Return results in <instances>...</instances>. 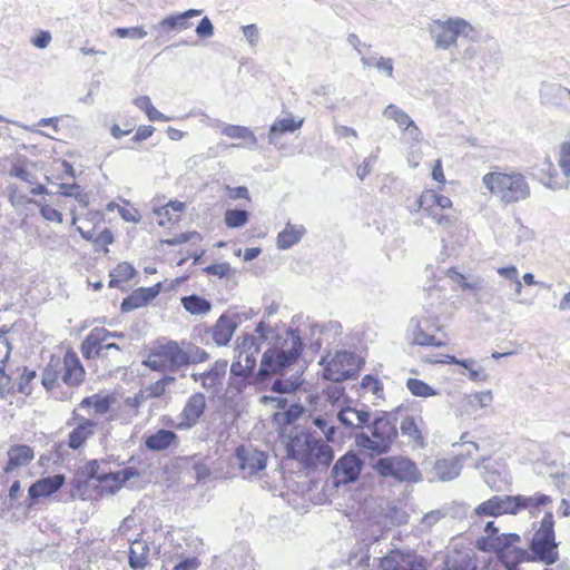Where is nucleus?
Wrapping results in <instances>:
<instances>
[{
  "instance_id": "nucleus-35",
  "label": "nucleus",
  "mask_w": 570,
  "mask_h": 570,
  "mask_svg": "<svg viewBox=\"0 0 570 570\" xmlns=\"http://www.w3.org/2000/svg\"><path fill=\"white\" fill-rule=\"evenodd\" d=\"M400 429L402 434L407 436L414 443L415 446L424 448L425 440L413 416H405L401 422Z\"/></svg>"
},
{
  "instance_id": "nucleus-20",
  "label": "nucleus",
  "mask_w": 570,
  "mask_h": 570,
  "mask_svg": "<svg viewBox=\"0 0 570 570\" xmlns=\"http://www.w3.org/2000/svg\"><path fill=\"white\" fill-rule=\"evenodd\" d=\"M464 455L440 459L434 463L433 471L439 481L448 482L456 479L462 470Z\"/></svg>"
},
{
  "instance_id": "nucleus-2",
  "label": "nucleus",
  "mask_w": 570,
  "mask_h": 570,
  "mask_svg": "<svg viewBox=\"0 0 570 570\" xmlns=\"http://www.w3.org/2000/svg\"><path fill=\"white\" fill-rule=\"evenodd\" d=\"M483 185L504 205L527 200L531 189L527 178L519 171H491L482 177Z\"/></svg>"
},
{
  "instance_id": "nucleus-44",
  "label": "nucleus",
  "mask_w": 570,
  "mask_h": 570,
  "mask_svg": "<svg viewBox=\"0 0 570 570\" xmlns=\"http://www.w3.org/2000/svg\"><path fill=\"white\" fill-rule=\"evenodd\" d=\"M499 515L518 514V495H494Z\"/></svg>"
},
{
  "instance_id": "nucleus-57",
  "label": "nucleus",
  "mask_w": 570,
  "mask_h": 570,
  "mask_svg": "<svg viewBox=\"0 0 570 570\" xmlns=\"http://www.w3.org/2000/svg\"><path fill=\"white\" fill-rule=\"evenodd\" d=\"M474 513L480 517H499L495 497L493 495L487 501L479 504L475 508Z\"/></svg>"
},
{
  "instance_id": "nucleus-64",
  "label": "nucleus",
  "mask_w": 570,
  "mask_h": 570,
  "mask_svg": "<svg viewBox=\"0 0 570 570\" xmlns=\"http://www.w3.org/2000/svg\"><path fill=\"white\" fill-rule=\"evenodd\" d=\"M443 210H434V213H432L430 215V217L433 218V220L439 225V226H442V227H451L455 224L456 222V218L455 216L453 215H450V214H443L442 213Z\"/></svg>"
},
{
  "instance_id": "nucleus-54",
  "label": "nucleus",
  "mask_w": 570,
  "mask_h": 570,
  "mask_svg": "<svg viewBox=\"0 0 570 570\" xmlns=\"http://www.w3.org/2000/svg\"><path fill=\"white\" fill-rule=\"evenodd\" d=\"M8 198L13 207L23 206L27 203L37 204V200L27 198L23 194L19 193L18 187L13 184L7 186Z\"/></svg>"
},
{
  "instance_id": "nucleus-19",
  "label": "nucleus",
  "mask_w": 570,
  "mask_h": 570,
  "mask_svg": "<svg viewBox=\"0 0 570 570\" xmlns=\"http://www.w3.org/2000/svg\"><path fill=\"white\" fill-rule=\"evenodd\" d=\"M75 420L78 421V423L69 433L67 444L70 449L78 450L91 435H94L97 423L92 420L79 416L76 413Z\"/></svg>"
},
{
  "instance_id": "nucleus-55",
  "label": "nucleus",
  "mask_w": 570,
  "mask_h": 570,
  "mask_svg": "<svg viewBox=\"0 0 570 570\" xmlns=\"http://www.w3.org/2000/svg\"><path fill=\"white\" fill-rule=\"evenodd\" d=\"M202 239H203L202 235L198 232L194 230V232L181 233L173 238L163 240V243L168 246H176V245L185 244V243L193 242V240L200 242Z\"/></svg>"
},
{
  "instance_id": "nucleus-6",
  "label": "nucleus",
  "mask_w": 570,
  "mask_h": 570,
  "mask_svg": "<svg viewBox=\"0 0 570 570\" xmlns=\"http://www.w3.org/2000/svg\"><path fill=\"white\" fill-rule=\"evenodd\" d=\"M471 30L470 23L462 18L435 19L428 26L435 48L441 50H448L455 45L459 37H466Z\"/></svg>"
},
{
  "instance_id": "nucleus-51",
  "label": "nucleus",
  "mask_w": 570,
  "mask_h": 570,
  "mask_svg": "<svg viewBox=\"0 0 570 570\" xmlns=\"http://www.w3.org/2000/svg\"><path fill=\"white\" fill-rule=\"evenodd\" d=\"M419 209L430 216L436 210V193L433 190H425L417 199Z\"/></svg>"
},
{
  "instance_id": "nucleus-18",
  "label": "nucleus",
  "mask_w": 570,
  "mask_h": 570,
  "mask_svg": "<svg viewBox=\"0 0 570 570\" xmlns=\"http://www.w3.org/2000/svg\"><path fill=\"white\" fill-rule=\"evenodd\" d=\"M65 483V475L55 474L52 476L42 478L32 483L28 490V495L31 502L28 504L32 505V502L39 498H46L57 492Z\"/></svg>"
},
{
  "instance_id": "nucleus-47",
  "label": "nucleus",
  "mask_w": 570,
  "mask_h": 570,
  "mask_svg": "<svg viewBox=\"0 0 570 570\" xmlns=\"http://www.w3.org/2000/svg\"><path fill=\"white\" fill-rule=\"evenodd\" d=\"M301 384L302 381L298 375H293L288 379L279 377L273 382L271 390L279 394L291 393L294 392Z\"/></svg>"
},
{
  "instance_id": "nucleus-59",
  "label": "nucleus",
  "mask_w": 570,
  "mask_h": 570,
  "mask_svg": "<svg viewBox=\"0 0 570 570\" xmlns=\"http://www.w3.org/2000/svg\"><path fill=\"white\" fill-rule=\"evenodd\" d=\"M361 386L363 389L370 390L372 394H374L375 396H380L383 392L382 383L376 377L370 374L365 375L362 379Z\"/></svg>"
},
{
  "instance_id": "nucleus-27",
  "label": "nucleus",
  "mask_w": 570,
  "mask_h": 570,
  "mask_svg": "<svg viewBox=\"0 0 570 570\" xmlns=\"http://www.w3.org/2000/svg\"><path fill=\"white\" fill-rule=\"evenodd\" d=\"M236 330V323L223 314L216 324L209 330L213 341L218 346L227 345Z\"/></svg>"
},
{
  "instance_id": "nucleus-13",
  "label": "nucleus",
  "mask_w": 570,
  "mask_h": 570,
  "mask_svg": "<svg viewBox=\"0 0 570 570\" xmlns=\"http://www.w3.org/2000/svg\"><path fill=\"white\" fill-rule=\"evenodd\" d=\"M412 327V343L421 346L440 347L444 343L436 338L435 333L440 331L438 317L412 318L410 322Z\"/></svg>"
},
{
  "instance_id": "nucleus-40",
  "label": "nucleus",
  "mask_w": 570,
  "mask_h": 570,
  "mask_svg": "<svg viewBox=\"0 0 570 570\" xmlns=\"http://www.w3.org/2000/svg\"><path fill=\"white\" fill-rule=\"evenodd\" d=\"M138 476H140V473L138 472L137 469H135L132 466L125 468L117 472L106 473L107 482H109V481L114 482L111 490L120 489L127 481H129L132 478H138Z\"/></svg>"
},
{
  "instance_id": "nucleus-1",
  "label": "nucleus",
  "mask_w": 570,
  "mask_h": 570,
  "mask_svg": "<svg viewBox=\"0 0 570 570\" xmlns=\"http://www.w3.org/2000/svg\"><path fill=\"white\" fill-rule=\"evenodd\" d=\"M208 358L209 354L191 342L168 341L155 347L144 364L153 371L175 373Z\"/></svg>"
},
{
  "instance_id": "nucleus-49",
  "label": "nucleus",
  "mask_w": 570,
  "mask_h": 570,
  "mask_svg": "<svg viewBox=\"0 0 570 570\" xmlns=\"http://www.w3.org/2000/svg\"><path fill=\"white\" fill-rule=\"evenodd\" d=\"M224 376L225 373L207 370L202 373V387L207 391L217 392L218 386L223 384Z\"/></svg>"
},
{
  "instance_id": "nucleus-33",
  "label": "nucleus",
  "mask_w": 570,
  "mask_h": 570,
  "mask_svg": "<svg viewBox=\"0 0 570 570\" xmlns=\"http://www.w3.org/2000/svg\"><path fill=\"white\" fill-rule=\"evenodd\" d=\"M552 499L542 493H535L531 497L518 494L519 512L528 510L530 514L535 515L541 507L548 505Z\"/></svg>"
},
{
  "instance_id": "nucleus-12",
  "label": "nucleus",
  "mask_w": 570,
  "mask_h": 570,
  "mask_svg": "<svg viewBox=\"0 0 570 570\" xmlns=\"http://www.w3.org/2000/svg\"><path fill=\"white\" fill-rule=\"evenodd\" d=\"M383 570H425V559L412 550H392L381 560Z\"/></svg>"
},
{
  "instance_id": "nucleus-56",
  "label": "nucleus",
  "mask_w": 570,
  "mask_h": 570,
  "mask_svg": "<svg viewBox=\"0 0 570 570\" xmlns=\"http://www.w3.org/2000/svg\"><path fill=\"white\" fill-rule=\"evenodd\" d=\"M559 166L567 178H570V139L560 146Z\"/></svg>"
},
{
  "instance_id": "nucleus-16",
  "label": "nucleus",
  "mask_w": 570,
  "mask_h": 570,
  "mask_svg": "<svg viewBox=\"0 0 570 570\" xmlns=\"http://www.w3.org/2000/svg\"><path fill=\"white\" fill-rule=\"evenodd\" d=\"M333 449L321 439L313 438L303 464L306 466L327 468L333 461Z\"/></svg>"
},
{
  "instance_id": "nucleus-50",
  "label": "nucleus",
  "mask_w": 570,
  "mask_h": 570,
  "mask_svg": "<svg viewBox=\"0 0 570 570\" xmlns=\"http://www.w3.org/2000/svg\"><path fill=\"white\" fill-rule=\"evenodd\" d=\"M9 175L12 177H17L30 185L37 184L36 175L26 168L24 163L22 160H18L12 164V166L9 170Z\"/></svg>"
},
{
  "instance_id": "nucleus-11",
  "label": "nucleus",
  "mask_w": 570,
  "mask_h": 570,
  "mask_svg": "<svg viewBox=\"0 0 570 570\" xmlns=\"http://www.w3.org/2000/svg\"><path fill=\"white\" fill-rule=\"evenodd\" d=\"M233 464L238 466L244 478L252 476L266 468L267 455L252 446L240 445L235 451Z\"/></svg>"
},
{
  "instance_id": "nucleus-41",
  "label": "nucleus",
  "mask_w": 570,
  "mask_h": 570,
  "mask_svg": "<svg viewBox=\"0 0 570 570\" xmlns=\"http://www.w3.org/2000/svg\"><path fill=\"white\" fill-rule=\"evenodd\" d=\"M136 274L135 268L128 263H120L117 267L110 273V287H118V284L121 282H127L134 277Z\"/></svg>"
},
{
  "instance_id": "nucleus-37",
  "label": "nucleus",
  "mask_w": 570,
  "mask_h": 570,
  "mask_svg": "<svg viewBox=\"0 0 570 570\" xmlns=\"http://www.w3.org/2000/svg\"><path fill=\"white\" fill-rule=\"evenodd\" d=\"M462 289L470 291L475 298L476 303L482 302L483 292L485 289V282L479 276L466 278L462 274H458Z\"/></svg>"
},
{
  "instance_id": "nucleus-46",
  "label": "nucleus",
  "mask_w": 570,
  "mask_h": 570,
  "mask_svg": "<svg viewBox=\"0 0 570 570\" xmlns=\"http://www.w3.org/2000/svg\"><path fill=\"white\" fill-rule=\"evenodd\" d=\"M383 115L387 119L394 120L402 129L409 128V126L412 125V119L410 118V116L393 104L389 105L384 109Z\"/></svg>"
},
{
  "instance_id": "nucleus-10",
  "label": "nucleus",
  "mask_w": 570,
  "mask_h": 570,
  "mask_svg": "<svg viewBox=\"0 0 570 570\" xmlns=\"http://www.w3.org/2000/svg\"><path fill=\"white\" fill-rule=\"evenodd\" d=\"M364 468V461L354 452L348 451L333 465L331 476L334 487L354 483Z\"/></svg>"
},
{
  "instance_id": "nucleus-4",
  "label": "nucleus",
  "mask_w": 570,
  "mask_h": 570,
  "mask_svg": "<svg viewBox=\"0 0 570 570\" xmlns=\"http://www.w3.org/2000/svg\"><path fill=\"white\" fill-rule=\"evenodd\" d=\"M368 429L371 434L365 432L355 434L356 446L374 455L389 453L399 436L396 424L391 415L376 416Z\"/></svg>"
},
{
  "instance_id": "nucleus-28",
  "label": "nucleus",
  "mask_w": 570,
  "mask_h": 570,
  "mask_svg": "<svg viewBox=\"0 0 570 570\" xmlns=\"http://www.w3.org/2000/svg\"><path fill=\"white\" fill-rule=\"evenodd\" d=\"M306 229L303 225L287 223L285 228L278 233L276 245L279 249H288L301 242Z\"/></svg>"
},
{
  "instance_id": "nucleus-43",
  "label": "nucleus",
  "mask_w": 570,
  "mask_h": 570,
  "mask_svg": "<svg viewBox=\"0 0 570 570\" xmlns=\"http://www.w3.org/2000/svg\"><path fill=\"white\" fill-rule=\"evenodd\" d=\"M304 413L303 405L298 403L291 404L289 407L284 412L274 414V420L281 425H291L298 420Z\"/></svg>"
},
{
  "instance_id": "nucleus-22",
  "label": "nucleus",
  "mask_w": 570,
  "mask_h": 570,
  "mask_svg": "<svg viewBox=\"0 0 570 570\" xmlns=\"http://www.w3.org/2000/svg\"><path fill=\"white\" fill-rule=\"evenodd\" d=\"M85 370L75 353H66L63 357V366L61 380L69 386L79 385L82 382Z\"/></svg>"
},
{
  "instance_id": "nucleus-30",
  "label": "nucleus",
  "mask_w": 570,
  "mask_h": 570,
  "mask_svg": "<svg viewBox=\"0 0 570 570\" xmlns=\"http://www.w3.org/2000/svg\"><path fill=\"white\" fill-rule=\"evenodd\" d=\"M149 547L146 541L137 539L129 548L128 562L130 568L142 570L148 564Z\"/></svg>"
},
{
  "instance_id": "nucleus-26",
  "label": "nucleus",
  "mask_w": 570,
  "mask_h": 570,
  "mask_svg": "<svg viewBox=\"0 0 570 570\" xmlns=\"http://www.w3.org/2000/svg\"><path fill=\"white\" fill-rule=\"evenodd\" d=\"M35 458L33 450L24 444L12 445L8 450V462L4 472L10 473L19 466L29 464Z\"/></svg>"
},
{
  "instance_id": "nucleus-15",
  "label": "nucleus",
  "mask_w": 570,
  "mask_h": 570,
  "mask_svg": "<svg viewBox=\"0 0 570 570\" xmlns=\"http://www.w3.org/2000/svg\"><path fill=\"white\" fill-rule=\"evenodd\" d=\"M206 410V397L197 392L188 397L179 415L180 422L175 425L178 430H188L197 424Z\"/></svg>"
},
{
  "instance_id": "nucleus-42",
  "label": "nucleus",
  "mask_w": 570,
  "mask_h": 570,
  "mask_svg": "<svg viewBox=\"0 0 570 570\" xmlns=\"http://www.w3.org/2000/svg\"><path fill=\"white\" fill-rule=\"evenodd\" d=\"M302 125L301 121H294L289 118H283L279 120H276L269 128L268 139L269 142H274V138L277 134H284V132H294L296 129H298Z\"/></svg>"
},
{
  "instance_id": "nucleus-60",
  "label": "nucleus",
  "mask_w": 570,
  "mask_h": 570,
  "mask_svg": "<svg viewBox=\"0 0 570 570\" xmlns=\"http://www.w3.org/2000/svg\"><path fill=\"white\" fill-rule=\"evenodd\" d=\"M181 20L180 18H176L175 14L169 16L160 20L158 23L153 26V29L158 33L169 32L177 29V21Z\"/></svg>"
},
{
  "instance_id": "nucleus-36",
  "label": "nucleus",
  "mask_w": 570,
  "mask_h": 570,
  "mask_svg": "<svg viewBox=\"0 0 570 570\" xmlns=\"http://www.w3.org/2000/svg\"><path fill=\"white\" fill-rule=\"evenodd\" d=\"M313 424L322 431L327 442H336L344 436L343 433H338L334 421L331 419L317 415L313 417Z\"/></svg>"
},
{
  "instance_id": "nucleus-3",
  "label": "nucleus",
  "mask_w": 570,
  "mask_h": 570,
  "mask_svg": "<svg viewBox=\"0 0 570 570\" xmlns=\"http://www.w3.org/2000/svg\"><path fill=\"white\" fill-rule=\"evenodd\" d=\"M302 351L303 343L298 332L288 330L281 348H268L264 352L259 365V376L268 380L272 375L279 374L297 361Z\"/></svg>"
},
{
  "instance_id": "nucleus-58",
  "label": "nucleus",
  "mask_w": 570,
  "mask_h": 570,
  "mask_svg": "<svg viewBox=\"0 0 570 570\" xmlns=\"http://www.w3.org/2000/svg\"><path fill=\"white\" fill-rule=\"evenodd\" d=\"M115 33L119 38H130V39H142L147 36V31L142 27H131V28H117Z\"/></svg>"
},
{
  "instance_id": "nucleus-53",
  "label": "nucleus",
  "mask_w": 570,
  "mask_h": 570,
  "mask_svg": "<svg viewBox=\"0 0 570 570\" xmlns=\"http://www.w3.org/2000/svg\"><path fill=\"white\" fill-rule=\"evenodd\" d=\"M464 400L471 406H478L480 409H483L491 404L493 396L491 391H482L468 394L464 396Z\"/></svg>"
},
{
  "instance_id": "nucleus-34",
  "label": "nucleus",
  "mask_w": 570,
  "mask_h": 570,
  "mask_svg": "<svg viewBox=\"0 0 570 570\" xmlns=\"http://www.w3.org/2000/svg\"><path fill=\"white\" fill-rule=\"evenodd\" d=\"M181 305L191 315H204L212 309L210 302L196 294L183 297Z\"/></svg>"
},
{
  "instance_id": "nucleus-45",
  "label": "nucleus",
  "mask_w": 570,
  "mask_h": 570,
  "mask_svg": "<svg viewBox=\"0 0 570 570\" xmlns=\"http://www.w3.org/2000/svg\"><path fill=\"white\" fill-rule=\"evenodd\" d=\"M406 387L412 395L419 397H429L439 394L432 386L419 379H409L406 381Z\"/></svg>"
},
{
  "instance_id": "nucleus-38",
  "label": "nucleus",
  "mask_w": 570,
  "mask_h": 570,
  "mask_svg": "<svg viewBox=\"0 0 570 570\" xmlns=\"http://www.w3.org/2000/svg\"><path fill=\"white\" fill-rule=\"evenodd\" d=\"M175 381H176L175 376L165 375L160 380L148 384L142 390H144L145 395L148 397V400L161 397L166 393L167 387L169 385L174 384Z\"/></svg>"
},
{
  "instance_id": "nucleus-14",
  "label": "nucleus",
  "mask_w": 570,
  "mask_h": 570,
  "mask_svg": "<svg viewBox=\"0 0 570 570\" xmlns=\"http://www.w3.org/2000/svg\"><path fill=\"white\" fill-rule=\"evenodd\" d=\"M266 380L259 376V370L256 373L246 372L243 370L240 362H233L227 384V393L236 396L243 393L250 385H258Z\"/></svg>"
},
{
  "instance_id": "nucleus-31",
  "label": "nucleus",
  "mask_w": 570,
  "mask_h": 570,
  "mask_svg": "<svg viewBox=\"0 0 570 570\" xmlns=\"http://www.w3.org/2000/svg\"><path fill=\"white\" fill-rule=\"evenodd\" d=\"M222 134L233 139L245 140V147L250 150H254L257 146V137L248 127L239 125H226L222 129Z\"/></svg>"
},
{
  "instance_id": "nucleus-48",
  "label": "nucleus",
  "mask_w": 570,
  "mask_h": 570,
  "mask_svg": "<svg viewBox=\"0 0 570 570\" xmlns=\"http://www.w3.org/2000/svg\"><path fill=\"white\" fill-rule=\"evenodd\" d=\"M249 218V213L245 209H227L225 213V224L229 228L244 226Z\"/></svg>"
},
{
  "instance_id": "nucleus-9",
  "label": "nucleus",
  "mask_w": 570,
  "mask_h": 570,
  "mask_svg": "<svg viewBox=\"0 0 570 570\" xmlns=\"http://www.w3.org/2000/svg\"><path fill=\"white\" fill-rule=\"evenodd\" d=\"M362 366L360 357L347 351H340L324 366L323 376L335 383L355 377Z\"/></svg>"
},
{
  "instance_id": "nucleus-8",
  "label": "nucleus",
  "mask_w": 570,
  "mask_h": 570,
  "mask_svg": "<svg viewBox=\"0 0 570 570\" xmlns=\"http://www.w3.org/2000/svg\"><path fill=\"white\" fill-rule=\"evenodd\" d=\"M373 470L383 478H393L399 482L417 483L422 480L416 464L404 456H385L379 459Z\"/></svg>"
},
{
  "instance_id": "nucleus-23",
  "label": "nucleus",
  "mask_w": 570,
  "mask_h": 570,
  "mask_svg": "<svg viewBox=\"0 0 570 570\" xmlns=\"http://www.w3.org/2000/svg\"><path fill=\"white\" fill-rule=\"evenodd\" d=\"M179 443L178 435L171 430L160 429L145 439L146 449L160 452L168 450L170 446H177Z\"/></svg>"
},
{
  "instance_id": "nucleus-29",
  "label": "nucleus",
  "mask_w": 570,
  "mask_h": 570,
  "mask_svg": "<svg viewBox=\"0 0 570 570\" xmlns=\"http://www.w3.org/2000/svg\"><path fill=\"white\" fill-rule=\"evenodd\" d=\"M102 337L99 336V331L92 328L80 345V351L86 360L104 358L106 354L102 353Z\"/></svg>"
},
{
  "instance_id": "nucleus-63",
  "label": "nucleus",
  "mask_w": 570,
  "mask_h": 570,
  "mask_svg": "<svg viewBox=\"0 0 570 570\" xmlns=\"http://www.w3.org/2000/svg\"><path fill=\"white\" fill-rule=\"evenodd\" d=\"M345 393V389L338 384H333L328 386L325 391L326 400L332 404L335 405L340 402V400L343 397Z\"/></svg>"
},
{
  "instance_id": "nucleus-61",
  "label": "nucleus",
  "mask_w": 570,
  "mask_h": 570,
  "mask_svg": "<svg viewBox=\"0 0 570 570\" xmlns=\"http://www.w3.org/2000/svg\"><path fill=\"white\" fill-rule=\"evenodd\" d=\"M232 271L229 263L213 264L204 268V272L208 275H215L219 278L226 277Z\"/></svg>"
},
{
  "instance_id": "nucleus-25",
  "label": "nucleus",
  "mask_w": 570,
  "mask_h": 570,
  "mask_svg": "<svg viewBox=\"0 0 570 570\" xmlns=\"http://www.w3.org/2000/svg\"><path fill=\"white\" fill-rule=\"evenodd\" d=\"M313 436L304 431L295 432L286 444L287 456L303 463Z\"/></svg>"
},
{
  "instance_id": "nucleus-32",
  "label": "nucleus",
  "mask_w": 570,
  "mask_h": 570,
  "mask_svg": "<svg viewBox=\"0 0 570 570\" xmlns=\"http://www.w3.org/2000/svg\"><path fill=\"white\" fill-rule=\"evenodd\" d=\"M446 570H476V564L466 551H452L445 560Z\"/></svg>"
},
{
  "instance_id": "nucleus-39",
  "label": "nucleus",
  "mask_w": 570,
  "mask_h": 570,
  "mask_svg": "<svg viewBox=\"0 0 570 570\" xmlns=\"http://www.w3.org/2000/svg\"><path fill=\"white\" fill-rule=\"evenodd\" d=\"M58 194L65 197H73L77 203H79L82 207H87L89 205V196L85 193L78 184H59Z\"/></svg>"
},
{
  "instance_id": "nucleus-5",
  "label": "nucleus",
  "mask_w": 570,
  "mask_h": 570,
  "mask_svg": "<svg viewBox=\"0 0 570 570\" xmlns=\"http://www.w3.org/2000/svg\"><path fill=\"white\" fill-rule=\"evenodd\" d=\"M557 549L553 513L549 511L546 512L539 529L533 533L530 550L533 553V560L553 564L559 559Z\"/></svg>"
},
{
  "instance_id": "nucleus-62",
  "label": "nucleus",
  "mask_w": 570,
  "mask_h": 570,
  "mask_svg": "<svg viewBox=\"0 0 570 570\" xmlns=\"http://www.w3.org/2000/svg\"><path fill=\"white\" fill-rule=\"evenodd\" d=\"M196 33L202 39H208L214 35V26L208 17H204L196 27Z\"/></svg>"
},
{
  "instance_id": "nucleus-7",
  "label": "nucleus",
  "mask_w": 570,
  "mask_h": 570,
  "mask_svg": "<svg viewBox=\"0 0 570 570\" xmlns=\"http://www.w3.org/2000/svg\"><path fill=\"white\" fill-rule=\"evenodd\" d=\"M271 331V326L266 325L264 321L259 322L256 326L255 332L258 334H244L238 336L236 340L235 347V361L240 362L243 370L246 372H255L256 356L261 352L262 343L267 338V333Z\"/></svg>"
},
{
  "instance_id": "nucleus-52",
  "label": "nucleus",
  "mask_w": 570,
  "mask_h": 570,
  "mask_svg": "<svg viewBox=\"0 0 570 570\" xmlns=\"http://www.w3.org/2000/svg\"><path fill=\"white\" fill-rule=\"evenodd\" d=\"M11 354V347L6 338H0V384L7 385L10 377L4 373V365Z\"/></svg>"
},
{
  "instance_id": "nucleus-17",
  "label": "nucleus",
  "mask_w": 570,
  "mask_h": 570,
  "mask_svg": "<svg viewBox=\"0 0 570 570\" xmlns=\"http://www.w3.org/2000/svg\"><path fill=\"white\" fill-rule=\"evenodd\" d=\"M520 535L517 533H499L491 537H482L476 540V548L484 552L502 553L519 542Z\"/></svg>"
},
{
  "instance_id": "nucleus-24",
  "label": "nucleus",
  "mask_w": 570,
  "mask_h": 570,
  "mask_svg": "<svg viewBox=\"0 0 570 570\" xmlns=\"http://www.w3.org/2000/svg\"><path fill=\"white\" fill-rule=\"evenodd\" d=\"M371 414L368 411L356 410L351 406L342 407L336 414V420L345 429H363L368 422Z\"/></svg>"
},
{
  "instance_id": "nucleus-21",
  "label": "nucleus",
  "mask_w": 570,
  "mask_h": 570,
  "mask_svg": "<svg viewBox=\"0 0 570 570\" xmlns=\"http://www.w3.org/2000/svg\"><path fill=\"white\" fill-rule=\"evenodd\" d=\"M159 284L151 287H140L135 289L130 295L125 297L121 302L120 308L122 312H131L136 308L147 305L159 293Z\"/></svg>"
}]
</instances>
